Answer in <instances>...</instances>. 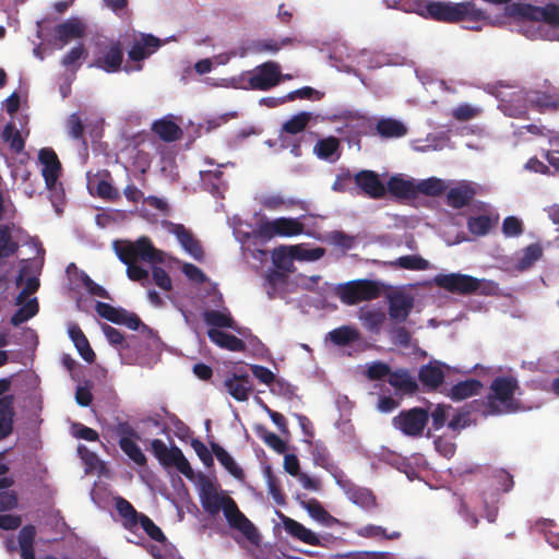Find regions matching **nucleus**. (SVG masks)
<instances>
[{"mask_svg": "<svg viewBox=\"0 0 559 559\" xmlns=\"http://www.w3.org/2000/svg\"><path fill=\"white\" fill-rule=\"evenodd\" d=\"M39 162L43 165L41 176L47 189L56 187V181L61 174V163L56 152L50 147H44L38 153Z\"/></svg>", "mask_w": 559, "mask_h": 559, "instance_id": "obj_17", "label": "nucleus"}, {"mask_svg": "<svg viewBox=\"0 0 559 559\" xmlns=\"http://www.w3.org/2000/svg\"><path fill=\"white\" fill-rule=\"evenodd\" d=\"M86 26L79 17H70L57 24L52 31V44L62 49L70 41L81 39L85 36Z\"/></svg>", "mask_w": 559, "mask_h": 559, "instance_id": "obj_14", "label": "nucleus"}, {"mask_svg": "<svg viewBox=\"0 0 559 559\" xmlns=\"http://www.w3.org/2000/svg\"><path fill=\"white\" fill-rule=\"evenodd\" d=\"M260 203L264 209L269 211H278L282 209H292L295 206L304 209L305 205L304 201L294 198L285 199L280 194L265 195L261 199Z\"/></svg>", "mask_w": 559, "mask_h": 559, "instance_id": "obj_40", "label": "nucleus"}, {"mask_svg": "<svg viewBox=\"0 0 559 559\" xmlns=\"http://www.w3.org/2000/svg\"><path fill=\"white\" fill-rule=\"evenodd\" d=\"M543 247L538 242L528 245L522 250L521 257L518 260L516 269L521 272L531 269L542 257Z\"/></svg>", "mask_w": 559, "mask_h": 559, "instance_id": "obj_41", "label": "nucleus"}, {"mask_svg": "<svg viewBox=\"0 0 559 559\" xmlns=\"http://www.w3.org/2000/svg\"><path fill=\"white\" fill-rule=\"evenodd\" d=\"M355 183L364 194L371 199H381L385 195V186L380 180L377 173L372 170H361L355 175Z\"/></svg>", "mask_w": 559, "mask_h": 559, "instance_id": "obj_18", "label": "nucleus"}, {"mask_svg": "<svg viewBox=\"0 0 559 559\" xmlns=\"http://www.w3.org/2000/svg\"><path fill=\"white\" fill-rule=\"evenodd\" d=\"M305 225L299 218L277 217L266 219L258 227V233L262 238L272 239L274 237H294L304 234Z\"/></svg>", "mask_w": 559, "mask_h": 559, "instance_id": "obj_8", "label": "nucleus"}, {"mask_svg": "<svg viewBox=\"0 0 559 559\" xmlns=\"http://www.w3.org/2000/svg\"><path fill=\"white\" fill-rule=\"evenodd\" d=\"M294 40L295 39L292 37H284L281 41L273 38L255 39L249 44L248 49L254 53H275L280 51L283 46L290 45Z\"/></svg>", "mask_w": 559, "mask_h": 559, "instance_id": "obj_39", "label": "nucleus"}, {"mask_svg": "<svg viewBox=\"0 0 559 559\" xmlns=\"http://www.w3.org/2000/svg\"><path fill=\"white\" fill-rule=\"evenodd\" d=\"M340 140L331 135L320 139L313 147V153L320 159L335 162L340 157Z\"/></svg>", "mask_w": 559, "mask_h": 559, "instance_id": "obj_33", "label": "nucleus"}, {"mask_svg": "<svg viewBox=\"0 0 559 559\" xmlns=\"http://www.w3.org/2000/svg\"><path fill=\"white\" fill-rule=\"evenodd\" d=\"M429 419L427 409L413 407L402 411L393 418V426L401 430L405 436L418 438L423 435Z\"/></svg>", "mask_w": 559, "mask_h": 559, "instance_id": "obj_9", "label": "nucleus"}, {"mask_svg": "<svg viewBox=\"0 0 559 559\" xmlns=\"http://www.w3.org/2000/svg\"><path fill=\"white\" fill-rule=\"evenodd\" d=\"M338 484L354 504L367 511L377 507V498L370 489L359 487L350 480H340Z\"/></svg>", "mask_w": 559, "mask_h": 559, "instance_id": "obj_16", "label": "nucleus"}, {"mask_svg": "<svg viewBox=\"0 0 559 559\" xmlns=\"http://www.w3.org/2000/svg\"><path fill=\"white\" fill-rule=\"evenodd\" d=\"M376 131L381 138L385 139H399L407 134L406 126L402 121L393 118L379 119L376 124Z\"/></svg>", "mask_w": 559, "mask_h": 559, "instance_id": "obj_34", "label": "nucleus"}, {"mask_svg": "<svg viewBox=\"0 0 559 559\" xmlns=\"http://www.w3.org/2000/svg\"><path fill=\"white\" fill-rule=\"evenodd\" d=\"M362 325L371 333L378 334L386 320L385 312L382 310H367L360 313Z\"/></svg>", "mask_w": 559, "mask_h": 559, "instance_id": "obj_46", "label": "nucleus"}, {"mask_svg": "<svg viewBox=\"0 0 559 559\" xmlns=\"http://www.w3.org/2000/svg\"><path fill=\"white\" fill-rule=\"evenodd\" d=\"M502 231L507 237H518L523 233V223L515 216H508L502 223Z\"/></svg>", "mask_w": 559, "mask_h": 559, "instance_id": "obj_64", "label": "nucleus"}, {"mask_svg": "<svg viewBox=\"0 0 559 559\" xmlns=\"http://www.w3.org/2000/svg\"><path fill=\"white\" fill-rule=\"evenodd\" d=\"M254 432L257 436L264 441V443L273 449L278 454H283L287 450V445L285 441L278 437L276 433L271 432L263 425H257L254 427Z\"/></svg>", "mask_w": 559, "mask_h": 559, "instance_id": "obj_44", "label": "nucleus"}, {"mask_svg": "<svg viewBox=\"0 0 559 559\" xmlns=\"http://www.w3.org/2000/svg\"><path fill=\"white\" fill-rule=\"evenodd\" d=\"M24 233L22 226L15 222H7L0 226V269L7 264L9 259L19 253L20 237Z\"/></svg>", "mask_w": 559, "mask_h": 559, "instance_id": "obj_12", "label": "nucleus"}, {"mask_svg": "<svg viewBox=\"0 0 559 559\" xmlns=\"http://www.w3.org/2000/svg\"><path fill=\"white\" fill-rule=\"evenodd\" d=\"M87 57V51L83 44H79L71 48L61 59V64L64 68L73 67V70L76 71L80 67V60Z\"/></svg>", "mask_w": 559, "mask_h": 559, "instance_id": "obj_54", "label": "nucleus"}, {"mask_svg": "<svg viewBox=\"0 0 559 559\" xmlns=\"http://www.w3.org/2000/svg\"><path fill=\"white\" fill-rule=\"evenodd\" d=\"M39 310L38 301L36 298L28 300L19 308L11 317V323L14 326H19L23 322L35 317Z\"/></svg>", "mask_w": 559, "mask_h": 559, "instance_id": "obj_51", "label": "nucleus"}, {"mask_svg": "<svg viewBox=\"0 0 559 559\" xmlns=\"http://www.w3.org/2000/svg\"><path fill=\"white\" fill-rule=\"evenodd\" d=\"M335 296L345 305L353 306L361 301L377 299L381 295L380 284L372 280H354L338 284Z\"/></svg>", "mask_w": 559, "mask_h": 559, "instance_id": "obj_5", "label": "nucleus"}, {"mask_svg": "<svg viewBox=\"0 0 559 559\" xmlns=\"http://www.w3.org/2000/svg\"><path fill=\"white\" fill-rule=\"evenodd\" d=\"M389 316L396 323H403L414 308V298L404 293H394L389 296Z\"/></svg>", "mask_w": 559, "mask_h": 559, "instance_id": "obj_19", "label": "nucleus"}, {"mask_svg": "<svg viewBox=\"0 0 559 559\" xmlns=\"http://www.w3.org/2000/svg\"><path fill=\"white\" fill-rule=\"evenodd\" d=\"M119 447L124 454L128 455L135 464L144 466L146 464V456L142 452L141 448L131 438L121 437L119 439Z\"/></svg>", "mask_w": 559, "mask_h": 559, "instance_id": "obj_49", "label": "nucleus"}, {"mask_svg": "<svg viewBox=\"0 0 559 559\" xmlns=\"http://www.w3.org/2000/svg\"><path fill=\"white\" fill-rule=\"evenodd\" d=\"M385 189L389 193L400 199H415L416 198V183L412 180L402 178L401 176H393L389 179Z\"/></svg>", "mask_w": 559, "mask_h": 559, "instance_id": "obj_31", "label": "nucleus"}, {"mask_svg": "<svg viewBox=\"0 0 559 559\" xmlns=\"http://www.w3.org/2000/svg\"><path fill=\"white\" fill-rule=\"evenodd\" d=\"M159 47V39L153 35H142L135 40L128 51V56L132 61H142L146 59L155 49Z\"/></svg>", "mask_w": 559, "mask_h": 559, "instance_id": "obj_27", "label": "nucleus"}, {"mask_svg": "<svg viewBox=\"0 0 559 559\" xmlns=\"http://www.w3.org/2000/svg\"><path fill=\"white\" fill-rule=\"evenodd\" d=\"M420 15L443 23H465V28L480 31L481 25H500L501 19L492 17L473 1H426Z\"/></svg>", "mask_w": 559, "mask_h": 559, "instance_id": "obj_1", "label": "nucleus"}, {"mask_svg": "<svg viewBox=\"0 0 559 559\" xmlns=\"http://www.w3.org/2000/svg\"><path fill=\"white\" fill-rule=\"evenodd\" d=\"M510 17H518L530 22H544L550 26H559V5L547 3L538 7L530 3H515L503 9V13L496 16L501 19L500 25L506 24Z\"/></svg>", "mask_w": 559, "mask_h": 559, "instance_id": "obj_4", "label": "nucleus"}, {"mask_svg": "<svg viewBox=\"0 0 559 559\" xmlns=\"http://www.w3.org/2000/svg\"><path fill=\"white\" fill-rule=\"evenodd\" d=\"M311 455L316 465L329 469L331 466L330 453L324 444L317 442L313 444Z\"/></svg>", "mask_w": 559, "mask_h": 559, "instance_id": "obj_61", "label": "nucleus"}, {"mask_svg": "<svg viewBox=\"0 0 559 559\" xmlns=\"http://www.w3.org/2000/svg\"><path fill=\"white\" fill-rule=\"evenodd\" d=\"M265 474H266V478H267L269 493L272 496V498L274 499V501L277 504H283L285 502V497H284V495H283V492L281 490L278 480L272 474V471H271L270 466H267L265 468Z\"/></svg>", "mask_w": 559, "mask_h": 559, "instance_id": "obj_62", "label": "nucleus"}, {"mask_svg": "<svg viewBox=\"0 0 559 559\" xmlns=\"http://www.w3.org/2000/svg\"><path fill=\"white\" fill-rule=\"evenodd\" d=\"M115 507L122 520V525L130 532H135L139 526L140 518L144 513H140L135 508L123 497L115 498Z\"/></svg>", "mask_w": 559, "mask_h": 559, "instance_id": "obj_25", "label": "nucleus"}, {"mask_svg": "<svg viewBox=\"0 0 559 559\" xmlns=\"http://www.w3.org/2000/svg\"><path fill=\"white\" fill-rule=\"evenodd\" d=\"M66 126L70 138H72L73 140L81 141L83 144H86V140L84 136L83 119L79 114H71L67 119Z\"/></svg>", "mask_w": 559, "mask_h": 559, "instance_id": "obj_56", "label": "nucleus"}, {"mask_svg": "<svg viewBox=\"0 0 559 559\" xmlns=\"http://www.w3.org/2000/svg\"><path fill=\"white\" fill-rule=\"evenodd\" d=\"M281 81L278 63L267 61L258 66L249 76V87L255 91H267L276 86Z\"/></svg>", "mask_w": 559, "mask_h": 559, "instance_id": "obj_13", "label": "nucleus"}, {"mask_svg": "<svg viewBox=\"0 0 559 559\" xmlns=\"http://www.w3.org/2000/svg\"><path fill=\"white\" fill-rule=\"evenodd\" d=\"M332 559H394V556L388 551H349L337 554Z\"/></svg>", "mask_w": 559, "mask_h": 559, "instance_id": "obj_58", "label": "nucleus"}, {"mask_svg": "<svg viewBox=\"0 0 559 559\" xmlns=\"http://www.w3.org/2000/svg\"><path fill=\"white\" fill-rule=\"evenodd\" d=\"M211 451L222 464V466L237 480L245 479L243 469L235 462L234 457L218 443H210Z\"/></svg>", "mask_w": 559, "mask_h": 559, "instance_id": "obj_30", "label": "nucleus"}, {"mask_svg": "<svg viewBox=\"0 0 559 559\" xmlns=\"http://www.w3.org/2000/svg\"><path fill=\"white\" fill-rule=\"evenodd\" d=\"M171 233L176 236L181 247L195 260L201 261L204 251L201 242L182 224L170 223Z\"/></svg>", "mask_w": 559, "mask_h": 559, "instance_id": "obj_20", "label": "nucleus"}, {"mask_svg": "<svg viewBox=\"0 0 559 559\" xmlns=\"http://www.w3.org/2000/svg\"><path fill=\"white\" fill-rule=\"evenodd\" d=\"M450 367L439 360H430L418 370V380L427 391H436L444 382L445 372Z\"/></svg>", "mask_w": 559, "mask_h": 559, "instance_id": "obj_15", "label": "nucleus"}, {"mask_svg": "<svg viewBox=\"0 0 559 559\" xmlns=\"http://www.w3.org/2000/svg\"><path fill=\"white\" fill-rule=\"evenodd\" d=\"M15 397L12 394L0 397V441L9 437L13 431Z\"/></svg>", "mask_w": 559, "mask_h": 559, "instance_id": "obj_22", "label": "nucleus"}, {"mask_svg": "<svg viewBox=\"0 0 559 559\" xmlns=\"http://www.w3.org/2000/svg\"><path fill=\"white\" fill-rule=\"evenodd\" d=\"M357 535L364 538H383L388 540L399 539L400 532L386 533V530L380 525L368 524L357 530Z\"/></svg>", "mask_w": 559, "mask_h": 559, "instance_id": "obj_52", "label": "nucleus"}, {"mask_svg": "<svg viewBox=\"0 0 559 559\" xmlns=\"http://www.w3.org/2000/svg\"><path fill=\"white\" fill-rule=\"evenodd\" d=\"M527 102L538 111L557 110L559 108V98L552 94L540 91H532L527 94Z\"/></svg>", "mask_w": 559, "mask_h": 559, "instance_id": "obj_37", "label": "nucleus"}, {"mask_svg": "<svg viewBox=\"0 0 559 559\" xmlns=\"http://www.w3.org/2000/svg\"><path fill=\"white\" fill-rule=\"evenodd\" d=\"M151 130L164 142L170 143L182 136L181 128L174 121L171 115L165 116L152 123Z\"/></svg>", "mask_w": 559, "mask_h": 559, "instance_id": "obj_23", "label": "nucleus"}, {"mask_svg": "<svg viewBox=\"0 0 559 559\" xmlns=\"http://www.w3.org/2000/svg\"><path fill=\"white\" fill-rule=\"evenodd\" d=\"M227 495H221L210 484L203 487L201 492V503L203 509L211 515L218 514Z\"/></svg>", "mask_w": 559, "mask_h": 559, "instance_id": "obj_36", "label": "nucleus"}, {"mask_svg": "<svg viewBox=\"0 0 559 559\" xmlns=\"http://www.w3.org/2000/svg\"><path fill=\"white\" fill-rule=\"evenodd\" d=\"M285 531L296 539L308 544L310 546L320 545V539L318 535L311 530L304 526L301 523L297 522L290 518H284L283 520Z\"/></svg>", "mask_w": 559, "mask_h": 559, "instance_id": "obj_29", "label": "nucleus"}, {"mask_svg": "<svg viewBox=\"0 0 559 559\" xmlns=\"http://www.w3.org/2000/svg\"><path fill=\"white\" fill-rule=\"evenodd\" d=\"M489 389L492 397L499 400L507 413L519 409V403L514 400V394L520 391V384L515 377H497L492 380Z\"/></svg>", "mask_w": 559, "mask_h": 559, "instance_id": "obj_10", "label": "nucleus"}, {"mask_svg": "<svg viewBox=\"0 0 559 559\" xmlns=\"http://www.w3.org/2000/svg\"><path fill=\"white\" fill-rule=\"evenodd\" d=\"M36 528L34 525H25L19 532V545L22 559H36L34 540Z\"/></svg>", "mask_w": 559, "mask_h": 559, "instance_id": "obj_38", "label": "nucleus"}, {"mask_svg": "<svg viewBox=\"0 0 559 559\" xmlns=\"http://www.w3.org/2000/svg\"><path fill=\"white\" fill-rule=\"evenodd\" d=\"M492 227V221L488 215L472 216L467 219L468 230L476 236H485Z\"/></svg>", "mask_w": 559, "mask_h": 559, "instance_id": "obj_55", "label": "nucleus"}, {"mask_svg": "<svg viewBox=\"0 0 559 559\" xmlns=\"http://www.w3.org/2000/svg\"><path fill=\"white\" fill-rule=\"evenodd\" d=\"M299 246H280L272 252L274 265L284 271H290L293 267V260H300Z\"/></svg>", "mask_w": 559, "mask_h": 559, "instance_id": "obj_32", "label": "nucleus"}, {"mask_svg": "<svg viewBox=\"0 0 559 559\" xmlns=\"http://www.w3.org/2000/svg\"><path fill=\"white\" fill-rule=\"evenodd\" d=\"M103 178L96 185V195L100 199L117 202L120 200L119 190L110 182L111 175L108 170L103 173Z\"/></svg>", "mask_w": 559, "mask_h": 559, "instance_id": "obj_43", "label": "nucleus"}, {"mask_svg": "<svg viewBox=\"0 0 559 559\" xmlns=\"http://www.w3.org/2000/svg\"><path fill=\"white\" fill-rule=\"evenodd\" d=\"M311 118L310 112L300 111L283 124L282 132L293 135L299 134L305 131Z\"/></svg>", "mask_w": 559, "mask_h": 559, "instance_id": "obj_48", "label": "nucleus"}, {"mask_svg": "<svg viewBox=\"0 0 559 559\" xmlns=\"http://www.w3.org/2000/svg\"><path fill=\"white\" fill-rule=\"evenodd\" d=\"M151 451L164 467H176L187 478L191 479L193 477V469L178 447L168 448L163 440L153 439Z\"/></svg>", "mask_w": 559, "mask_h": 559, "instance_id": "obj_7", "label": "nucleus"}, {"mask_svg": "<svg viewBox=\"0 0 559 559\" xmlns=\"http://www.w3.org/2000/svg\"><path fill=\"white\" fill-rule=\"evenodd\" d=\"M432 282L441 289L463 296L472 295L477 292L481 295L489 296L492 295L497 288L491 282L461 273L437 274Z\"/></svg>", "mask_w": 559, "mask_h": 559, "instance_id": "obj_3", "label": "nucleus"}, {"mask_svg": "<svg viewBox=\"0 0 559 559\" xmlns=\"http://www.w3.org/2000/svg\"><path fill=\"white\" fill-rule=\"evenodd\" d=\"M329 338L337 346H346L359 338V332L349 325H343L329 332Z\"/></svg>", "mask_w": 559, "mask_h": 559, "instance_id": "obj_45", "label": "nucleus"}, {"mask_svg": "<svg viewBox=\"0 0 559 559\" xmlns=\"http://www.w3.org/2000/svg\"><path fill=\"white\" fill-rule=\"evenodd\" d=\"M97 53L92 67L104 70L107 73H115L121 69L123 61V47L120 41H110L108 44H98Z\"/></svg>", "mask_w": 559, "mask_h": 559, "instance_id": "obj_11", "label": "nucleus"}, {"mask_svg": "<svg viewBox=\"0 0 559 559\" xmlns=\"http://www.w3.org/2000/svg\"><path fill=\"white\" fill-rule=\"evenodd\" d=\"M11 485L12 481L9 478L0 479V512L10 511L17 506L16 493L9 489Z\"/></svg>", "mask_w": 559, "mask_h": 559, "instance_id": "obj_50", "label": "nucleus"}, {"mask_svg": "<svg viewBox=\"0 0 559 559\" xmlns=\"http://www.w3.org/2000/svg\"><path fill=\"white\" fill-rule=\"evenodd\" d=\"M207 336L218 347L230 352H245L247 348L246 343L241 338L218 329H210Z\"/></svg>", "mask_w": 559, "mask_h": 559, "instance_id": "obj_28", "label": "nucleus"}, {"mask_svg": "<svg viewBox=\"0 0 559 559\" xmlns=\"http://www.w3.org/2000/svg\"><path fill=\"white\" fill-rule=\"evenodd\" d=\"M224 516L226 518L230 527L241 532L247 540L254 545L260 546L261 535L255 525L239 510L236 501L226 496V499L221 508Z\"/></svg>", "mask_w": 559, "mask_h": 559, "instance_id": "obj_6", "label": "nucleus"}, {"mask_svg": "<svg viewBox=\"0 0 559 559\" xmlns=\"http://www.w3.org/2000/svg\"><path fill=\"white\" fill-rule=\"evenodd\" d=\"M114 249L119 260L127 265L128 277L132 281L147 280L148 272L138 264L139 260L152 264L163 263L164 253L156 249L148 237H140L134 242H114Z\"/></svg>", "mask_w": 559, "mask_h": 559, "instance_id": "obj_2", "label": "nucleus"}, {"mask_svg": "<svg viewBox=\"0 0 559 559\" xmlns=\"http://www.w3.org/2000/svg\"><path fill=\"white\" fill-rule=\"evenodd\" d=\"M388 382L396 391L413 395L418 391V383L406 368H399L391 371Z\"/></svg>", "mask_w": 559, "mask_h": 559, "instance_id": "obj_24", "label": "nucleus"}, {"mask_svg": "<svg viewBox=\"0 0 559 559\" xmlns=\"http://www.w3.org/2000/svg\"><path fill=\"white\" fill-rule=\"evenodd\" d=\"M391 371V367L388 364L374 361L368 367L366 377L371 381H378L385 377L390 378Z\"/></svg>", "mask_w": 559, "mask_h": 559, "instance_id": "obj_60", "label": "nucleus"}, {"mask_svg": "<svg viewBox=\"0 0 559 559\" xmlns=\"http://www.w3.org/2000/svg\"><path fill=\"white\" fill-rule=\"evenodd\" d=\"M191 447L205 467L211 468L214 465L213 452H211L201 440L193 439Z\"/></svg>", "mask_w": 559, "mask_h": 559, "instance_id": "obj_63", "label": "nucleus"}, {"mask_svg": "<svg viewBox=\"0 0 559 559\" xmlns=\"http://www.w3.org/2000/svg\"><path fill=\"white\" fill-rule=\"evenodd\" d=\"M224 388L236 401L245 402L252 392V381L246 372L241 374L231 373L225 379Z\"/></svg>", "mask_w": 559, "mask_h": 559, "instance_id": "obj_21", "label": "nucleus"}, {"mask_svg": "<svg viewBox=\"0 0 559 559\" xmlns=\"http://www.w3.org/2000/svg\"><path fill=\"white\" fill-rule=\"evenodd\" d=\"M483 389V383L477 379H467L452 385L449 396L453 401H463L477 395Z\"/></svg>", "mask_w": 559, "mask_h": 559, "instance_id": "obj_35", "label": "nucleus"}, {"mask_svg": "<svg viewBox=\"0 0 559 559\" xmlns=\"http://www.w3.org/2000/svg\"><path fill=\"white\" fill-rule=\"evenodd\" d=\"M139 525L147 534V536L158 543L166 542V536L163 531L146 515L140 518Z\"/></svg>", "mask_w": 559, "mask_h": 559, "instance_id": "obj_59", "label": "nucleus"}, {"mask_svg": "<svg viewBox=\"0 0 559 559\" xmlns=\"http://www.w3.org/2000/svg\"><path fill=\"white\" fill-rule=\"evenodd\" d=\"M392 265L404 270L416 271H425L428 270L430 266L429 262L426 259L416 254L402 255L396 261L392 262Z\"/></svg>", "mask_w": 559, "mask_h": 559, "instance_id": "obj_53", "label": "nucleus"}, {"mask_svg": "<svg viewBox=\"0 0 559 559\" xmlns=\"http://www.w3.org/2000/svg\"><path fill=\"white\" fill-rule=\"evenodd\" d=\"M204 322L215 328H228L237 331L236 323L234 319L231 318L228 310L221 311V310H206L203 313Z\"/></svg>", "mask_w": 559, "mask_h": 559, "instance_id": "obj_42", "label": "nucleus"}, {"mask_svg": "<svg viewBox=\"0 0 559 559\" xmlns=\"http://www.w3.org/2000/svg\"><path fill=\"white\" fill-rule=\"evenodd\" d=\"M475 194V189L468 183H460L448 191L447 204L455 210L463 209L471 203Z\"/></svg>", "mask_w": 559, "mask_h": 559, "instance_id": "obj_26", "label": "nucleus"}, {"mask_svg": "<svg viewBox=\"0 0 559 559\" xmlns=\"http://www.w3.org/2000/svg\"><path fill=\"white\" fill-rule=\"evenodd\" d=\"M445 189L447 186L444 185L443 180L431 177L416 183V197L419 193L428 197H439L445 191Z\"/></svg>", "mask_w": 559, "mask_h": 559, "instance_id": "obj_47", "label": "nucleus"}, {"mask_svg": "<svg viewBox=\"0 0 559 559\" xmlns=\"http://www.w3.org/2000/svg\"><path fill=\"white\" fill-rule=\"evenodd\" d=\"M2 139L5 142L10 143V147L15 152L20 153L24 148V140L19 130H16L15 126L12 122H9L3 131Z\"/></svg>", "mask_w": 559, "mask_h": 559, "instance_id": "obj_57", "label": "nucleus"}]
</instances>
